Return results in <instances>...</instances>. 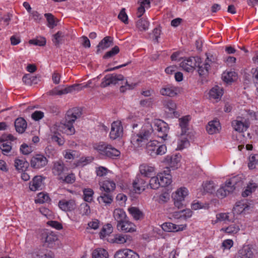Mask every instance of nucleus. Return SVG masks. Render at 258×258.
Instances as JSON below:
<instances>
[{
    "instance_id": "obj_45",
    "label": "nucleus",
    "mask_w": 258,
    "mask_h": 258,
    "mask_svg": "<svg viewBox=\"0 0 258 258\" xmlns=\"http://www.w3.org/2000/svg\"><path fill=\"white\" fill-rule=\"evenodd\" d=\"M137 27L140 31H146L148 30L150 23L146 19H140L137 22Z\"/></svg>"
},
{
    "instance_id": "obj_7",
    "label": "nucleus",
    "mask_w": 258,
    "mask_h": 258,
    "mask_svg": "<svg viewBox=\"0 0 258 258\" xmlns=\"http://www.w3.org/2000/svg\"><path fill=\"white\" fill-rule=\"evenodd\" d=\"M188 194V191L187 189L184 187L177 189L173 193L172 198L175 206L178 209L181 208L183 206V202L184 201L185 197Z\"/></svg>"
},
{
    "instance_id": "obj_57",
    "label": "nucleus",
    "mask_w": 258,
    "mask_h": 258,
    "mask_svg": "<svg viewBox=\"0 0 258 258\" xmlns=\"http://www.w3.org/2000/svg\"><path fill=\"white\" fill-rule=\"evenodd\" d=\"M1 149L4 155H7L12 150L11 143L10 142H2Z\"/></svg>"
},
{
    "instance_id": "obj_13",
    "label": "nucleus",
    "mask_w": 258,
    "mask_h": 258,
    "mask_svg": "<svg viewBox=\"0 0 258 258\" xmlns=\"http://www.w3.org/2000/svg\"><path fill=\"white\" fill-rule=\"evenodd\" d=\"M213 63L214 61L209 57H207L204 62H202L200 58V61L197 63V66L198 68V72L199 75L200 76L207 75L209 73L210 68Z\"/></svg>"
},
{
    "instance_id": "obj_23",
    "label": "nucleus",
    "mask_w": 258,
    "mask_h": 258,
    "mask_svg": "<svg viewBox=\"0 0 258 258\" xmlns=\"http://www.w3.org/2000/svg\"><path fill=\"white\" fill-rule=\"evenodd\" d=\"M250 209V206L248 205L247 202L245 200H242L237 202L235 206L233 207V211L234 213L240 214L241 213H245Z\"/></svg>"
},
{
    "instance_id": "obj_1",
    "label": "nucleus",
    "mask_w": 258,
    "mask_h": 258,
    "mask_svg": "<svg viewBox=\"0 0 258 258\" xmlns=\"http://www.w3.org/2000/svg\"><path fill=\"white\" fill-rule=\"evenodd\" d=\"M82 112L79 108H73L69 110L66 115L64 120L60 122H56L50 127L51 133H58L59 132L67 135H73L75 133L73 123L81 117Z\"/></svg>"
},
{
    "instance_id": "obj_31",
    "label": "nucleus",
    "mask_w": 258,
    "mask_h": 258,
    "mask_svg": "<svg viewBox=\"0 0 258 258\" xmlns=\"http://www.w3.org/2000/svg\"><path fill=\"white\" fill-rule=\"evenodd\" d=\"M65 168L63 161L59 160L53 163L52 172L54 175L60 176L64 171Z\"/></svg>"
},
{
    "instance_id": "obj_35",
    "label": "nucleus",
    "mask_w": 258,
    "mask_h": 258,
    "mask_svg": "<svg viewBox=\"0 0 258 258\" xmlns=\"http://www.w3.org/2000/svg\"><path fill=\"white\" fill-rule=\"evenodd\" d=\"M27 122L22 117H19L16 119L15 121V126L16 130L19 133H23L27 128Z\"/></svg>"
},
{
    "instance_id": "obj_20",
    "label": "nucleus",
    "mask_w": 258,
    "mask_h": 258,
    "mask_svg": "<svg viewBox=\"0 0 258 258\" xmlns=\"http://www.w3.org/2000/svg\"><path fill=\"white\" fill-rule=\"evenodd\" d=\"M81 85L74 84L62 89H59L58 88H55L52 90V93L54 95H61L71 93L73 91H79L81 90Z\"/></svg>"
},
{
    "instance_id": "obj_2",
    "label": "nucleus",
    "mask_w": 258,
    "mask_h": 258,
    "mask_svg": "<svg viewBox=\"0 0 258 258\" xmlns=\"http://www.w3.org/2000/svg\"><path fill=\"white\" fill-rule=\"evenodd\" d=\"M119 81L121 82V86L120 87V91L121 92H124L126 90L132 89L135 86V84H128L122 75L116 74L106 75L102 79L100 86L102 88H105L111 85H115Z\"/></svg>"
},
{
    "instance_id": "obj_34",
    "label": "nucleus",
    "mask_w": 258,
    "mask_h": 258,
    "mask_svg": "<svg viewBox=\"0 0 258 258\" xmlns=\"http://www.w3.org/2000/svg\"><path fill=\"white\" fill-rule=\"evenodd\" d=\"M42 185V178L41 176H35L30 182L29 188L32 191H36L41 189Z\"/></svg>"
},
{
    "instance_id": "obj_16",
    "label": "nucleus",
    "mask_w": 258,
    "mask_h": 258,
    "mask_svg": "<svg viewBox=\"0 0 258 258\" xmlns=\"http://www.w3.org/2000/svg\"><path fill=\"white\" fill-rule=\"evenodd\" d=\"M179 93V89L172 85L164 86L160 90V93L163 96L174 97Z\"/></svg>"
},
{
    "instance_id": "obj_22",
    "label": "nucleus",
    "mask_w": 258,
    "mask_h": 258,
    "mask_svg": "<svg viewBox=\"0 0 258 258\" xmlns=\"http://www.w3.org/2000/svg\"><path fill=\"white\" fill-rule=\"evenodd\" d=\"M241 226L240 223L235 222L227 227L222 228L220 231L228 235L234 236L239 232Z\"/></svg>"
},
{
    "instance_id": "obj_48",
    "label": "nucleus",
    "mask_w": 258,
    "mask_h": 258,
    "mask_svg": "<svg viewBox=\"0 0 258 258\" xmlns=\"http://www.w3.org/2000/svg\"><path fill=\"white\" fill-rule=\"evenodd\" d=\"M129 213L136 220L140 219L143 217L142 212L136 207H131L128 209Z\"/></svg>"
},
{
    "instance_id": "obj_29",
    "label": "nucleus",
    "mask_w": 258,
    "mask_h": 258,
    "mask_svg": "<svg viewBox=\"0 0 258 258\" xmlns=\"http://www.w3.org/2000/svg\"><path fill=\"white\" fill-rule=\"evenodd\" d=\"M113 38L110 36L105 37L98 44L97 53L101 50H104L109 47L112 45Z\"/></svg>"
},
{
    "instance_id": "obj_56",
    "label": "nucleus",
    "mask_w": 258,
    "mask_h": 258,
    "mask_svg": "<svg viewBox=\"0 0 258 258\" xmlns=\"http://www.w3.org/2000/svg\"><path fill=\"white\" fill-rule=\"evenodd\" d=\"M29 43L40 46H44L46 44V39L43 37H38L36 39L29 41Z\"/></svg>"
},
{
    "instance_id": "obj_47",
    "label": "nucleus",
    "mask_w": 258,
    "mask_h": 258,
    "mask_svg": "<svg viewBox=\"0 0 258 258\" xmlns=\"http://www.w3.org/2000/svg\"><path fill=\"white\" fill-rule=\"evenodd\" d=\"M28 165V163L25 159H16L15 160V166L18 170L23 171Z\"/></svg>"
},
{
    "instance_id": "obj_46",
    "label": "nucleus",
    "mask_w": 258,
    "mask_h": 258,
    "mask_svg": "<svg viewBox=\"0 0 258 258\" xmlns=\"http://www.w3.org/2000/svg\"><path fill=\"white\" fill-rule=\"evenodd\" d=\"M113 232V227L110 224L104 225L100 232V237L101 239L104 238L109 235Z\"/></svg>"
},
{
    "instance_id": "obj_10",
    "label": "nucleus",
    "mask_w": 258,
    "mask_h": 258,
    "mask_svg": "<svg viewBox=\"0 0 258 258\" xmlns=\"http://www.w3.org/2000/svg\"><path fill=\"white\" fill-rule=\"evenodd\" d=\"M133 185L135 192L140 193L148 187V184L145 177L139 174L137 175L133 183Z\"/></svg>"
},
{
    "instance_id": "obj_17",
    "label": "nucleus",
    "mask_w": 258,
    "mask_h": 258,
    "mask_svg": "<svg viewBox=\"0 0 258 258\" xmlns=\"http://www.w3.org/2000/svg\"><path fill=\"white\" fill-rule=\"evenodd\" d=\"M116 227L118 230L125 232H133L136 230V225L127 219L117 223Z\"/></svg>"
},
{
    "instance_id": "obj_9",
    "label": "nucleus",
    "mask_w": 258,
    "mask_h": 258,
    "mask_svg": "<svg viewBox=\"0 0 258 258\" xmlns=\"http://www.w3.org/2000/svg\"><path fill=\"white\" fill-rule=\"evenodd\" d=\"M200 61V58L199 57H190L182 61L180 66L184 71L190 72L197 67V63Z\"/></svg>"
},
{
    "instance_id": "obj_6",
    "label": "nucleus",
    "mask_w": 258,
    "mask_h": 258,
    "mask_svg": "<svg viewBox=\"0 0 258 258\" xmlns=\"http://www.w3.org/2000/svg\"><path fill=\"white\" fill-rule=\"evenodd\" d=\"M95 148L100 154L110 158H115L119 156L120 154L119 150L112 146L104 143H100Z\"/></svg>"
},
{
    "instance_id": "obj_61",
    "label": "nucleus",
    "mask_w": 258,
    "mask_h": 258,
    "mask_svg": "<svg viewBox=\"0 0 258 258\" xmlns=\"http://www.w3.org/2000/svg\"><path fill=\"white\" fill-rule=\"evenodd\" d=\"M93 160L92 157H83L78 161V166H84L91 163Z\"/></svg>"
},
{
    "instance_id": "obj_37",
    "label": "nucleus",
    "mask_w": 258,
    "mask_h": 258,
    "mask_svg": "<svg viewBox=\"0 0 258 258\" xmlns=\"http://www.w3.org/2000/svg\"><path fill=\"white\" fill-rule=\"evenodd\" d=\"M113 217L117 223H121L126 219V215L123 209L117 208L113 211Z\"/></svg>"
},
{
    "instance_id": "obj_62",
    "label": "nucleus",
    "mask_w": 258,
    "mask_h": 258,
    "mask_svg": "<svg viewBox=\"0 0 258 258\" xmlns=\"http://www.w3.org/2000/svg\"><path fill=\"white\" fill-rule=\"evenodd\" d=\"M49 198L47 194L44 193H39L38 195L37 198L35 200L36 203H43L47 202Z\"/></svg>"
},
{
    "instance_id": "obj_12",
    "label": "nucleus",
    "mask_w": 258,
    "mask_h": 258,
    "mask_svg": "<svg viewBox=\"0 0 258 258\" xmlns=\"http://www.w3.org/2000/svg\"><path fill=\"white\" fill-rule=\"evenodd\" d=\"M47 162V159L44 156L37 154L32 157L30 164L32 167L40 169L46 165Z\"/></svg>"
},
{
    "instance_id": "obj_40",
    "label": "nucleus",
    "mask_w": 258,
    "mask_h": 258,
    "mask_svg": "<svg viewBox=\"0 0 258 258\" xmlns=\"http://www.w3.org/2000/svg\"><path fill=\"white\" fill-rule=\"evenodd\" d=\"M258 187V184L253 182L252 181H250L247 185L246 188L242 192V196L243 197H246L249 196L251 193L254 192Z\"/></svg>"
},
{
    "instance_id": "obj_4",
    "label": "nucleus",
    "mask_w": 258,
    "mask_h": 258,
    "mask_svg": "<svg viewBox=\"0 0 258 258\" xmlns=\"http://www.w3.org/2000/svg\"><path fill=\"white\" fill-rule=\"evenodd\" d=\"M148 128L153 129V132H156L157 136L164 140L166 139L169 131L168 125L167 123L159 119H154L151 125L147 124Z\"/></svg>"
},
{
    "instance_id": "obj_39",
    "label": "nucleus",
    "mask_w": 258,
    "mask_h": 258,
    "mask_svg": "<svg viewBox=\"0 0 258 258\" xmlns=\"http://www.w3.org/2000/svg\"><path fill=\"white\" fill-rule=\"evenodd\" d=\"M222 80L226 83H231L237 79L236 74L233 71H227L223 73Z\"/></svg>"
},
{
    "instance_id": "obj_51",
    "label": "nucleus",
    "mask_w": 258,
    "mask_h": 258,
    "mask_svg": "<svg viewBox=\"0 0 258 258\" xmlns=\"http://www.w3.org/2000/svg\"><path fill=\"white\" fill-rule=\"evenodd\" d=\"M47 22V26L50 28H53L56 26L57 24L54 16L50 13H46L44 14Z\"/></svg>"
},
{
    "instance_id": "obj_8",
    "label": "nucleus",
    "mask_w": 258,
    "mask_h": 258,
    "mask_svg": "<svg viewBox=\"0 0 258 258\" xmlns=\"http://www.w3.org/2000/svg\"><path fill=\"white\" fill-rule=\"evenodd\" d=\"M250 122L248 119L244 117L238 116L235 120L232 122V126L233 129L239 132L243 133L246 131L249 127Z\"/></svg>"
},
{
    "instance_id": "obj_21",
    "label": "nucleus",
    "mask_w": 258,
    "mask_h": 258,
    "mask_svg": "<svg viewBox=\"0 0 258 258\" xmlns=\"http://www.w3.org/2000/svg\"><path fill=\"white\" fill-rule=\"evenodd\" d=\"M234 191V187L229 185L226 181L221 186L216 192L217 196L220 199H223Z\"/></svg>"
},
{
    "instance_id": "obj_18",
    "label": "nucleus",
    "mask_w": 258,
    "mask_h": 258,
    "mask_svg": "<svg viewBox=\"0 0 258 258\" xmlns=\"http://www.w3.org/2000/svg\"><path fill=\"white\" fill-rule=\"evenodd\" d=\"M33 258H54V254L51 251L45 250L43 248H37L32 253Z\"/></svg>"
},
{
    "instance_id": "obj_49",
    "label": "nucleus",
    "mask_w": 258,
    "mask_h": 258,
    "mask_svg": "<svg viewBox=\"0 0 258 258\" xmlns=\"http://www.w3.org/2000/svg\"><path fill=\"white\" fill-rule=\"evenodd\" d=\"M183 135L178 140L177 150H181L189 146V143L186 138Z\"/></svg>"
},
{
    "instance_id": "obj_44",
    "label": "nucleus",
    "mask_w": 258,
    "mask_h": 258,
    "mask_svg": "<svg viewBox=\"0 0 258 258\" xmlns=\"http://www.w3.org/2000/svg\"><path fill=\"white\" fill-rule=\"evenodd\" d=\"M166 111L170 113H174L176 108V104L172 100L165 101L163 103Z\"/></svg>"
},
{
    "instance_id": "obj_3",
    "label": "nucleus",
    "mask_w": 258,
    "mask_h": 258,
    "mask_svg": "<svg viewBox=\"0 0 258 258\" xmlns=\"http://www.w3.org/2000/svg\"><path fill=\"white\" fill-rule=\"evenodd\" d=\"M153 133V129L148 128L146 125L138 133L132 135L131 142L135 148H140L147 146L149 138Z\"/></svg>"
},
{
    "instance_id": "obj_42",
    "label": "nucleus",
    "mask_w": 258,
    "mask_h": 258,
    "mask_svg": "<svg viewBox=\"0 0 258 258\" xmlns=\"http://www.w3.org/2000/svg\"><path fill=\"white\" fill-rule=\"evenodd\" d=\"M190 119L189 116H184L179 119V126L181 128V135H184L187 130V126L188 121Z\"/></svg>"
},
{
    "instance_id": "obj_59",
    "label": "nucleus",
    "mask_w": 258,
    "mask_h": 258,
    "mask_svg": "<svg viewBox=\"0 0 258 258\" xmlns=\"http://www.w3.org/2000/svg\"><path fill=\"white\" fill-rule=\"evenodd\" d=\"M53 134V135H51V140L53 142L57 143L59 146H62L65 142L64 139L60 136L59 133Z\"/></svg>"
},
{
    "instance_id": "obj_38",
    "label": "nucleus",
    "mask_w": 258,
    "mask_h": 258,
    "mask_svg": "<svg viewBox=\"0 0 258 258\" xmlns=\"http://www.w3.org/2000/svg\"><path fill=\"white\" fill-rule=\"evenodd\" d=\"M227 183L230 186L234 187V190L235 189L236 186H240L243 182V178L242 175H238L233 176L226 181Z\"/></svg>"
},
{
    "instance_id": "obj_43",
    "label": "nucleus",
    "mask_w": 258,
    "mask_h": 258,
    "mask_svg": "<svg viewBox=\"0 0 258 258\" xmlns=\"http://www.w3.org/2000/svg\"><path fill=\"white\" fill-rule=\"evenodd\" d=\"M92 258H108L107 251L103 248H97L92 253Z\"/></svg>"
},
{
    "instance_id": "obj_50",
    "label": "nucleus",
    "mask_w": 258,
    "mask_h": 258,
    "mask_svg": "<svg viewBox=\"0 0 258 258\" xmlns=\"http://www.w3.org/2000/svg\"><path fill=\"white\" fill-rule=\"evenodd\" d=\"M64 35L62 31H58L53 35L52 41L55 46H58L61 43Z\"/></svg>"
},
{
    "instance_id": "obj_26",
    "label": "nucleus",
    "mask_w": 258,
    "mask_h": 258,
    "mask_svg": "<svg viewBox=\"0 0 258 258\" xmlns=\"http://www.w3.org/2000/svg\"><path fill=\"white\" fill-rule=\"evenodd\" d=\"M254 254L252 248L248 245H244L237 254V258H253Z\"/></svg>"
},
{
    "instance_id": "obj_58",
    "label": "nucleus",
    "mask_w": 258,
    "mask_h": 258,
    "mask_svg": "<svg viewBox=\"0 0 258 258\" xmlns=\"http://www.w3.org/2000/svg\"><path fill=\"white\" fill-rule=\"evenodd\" d=\"M79 210L82 215H88L90 213V206L86 203H83L80 205Z\"/></svg>"
},
{
    "instance_id": "obj_11",
    "label": "nucleus",
    "mask_w": 258,
    "mask_h": 258,
    "mask_svg": "<svg viewBox=\"0 0 258 258\" xmlns=\"http://www.w3.org/2000/svg\"><path fill=\"white\" fill-rule=\"evenodd\" d=\"M123 134V127L120 121H115L112 123L110 138L112 140H115L122 137Z\"/></svg>"
},
{
    "instance_id": "obj_53",
    "label": "nucleus",
    "mask_w": 258,
    "mask_h": 258,
    "mask_svg": "<svg viewBox=\"0 0 258 258\" xmlns=\"http://www.w3.org/2000/svg\"><path fill=\"white\" fill-rule=\"evenodd\" d=\"M204 191L208 193H213L215 191V186L213 181H206L203 184Z\"/></svg>"
},
{
    "instance_id": "obj_19",
    "label": "nucleus",
    "mask_w": 258,
    "mask_h": 258,
    "mask_svg": "<svg viewBox=\"0 0 258 258\" xmlns=\"http://www.w3.org/2000/svg\"><path fill=\"white\" fill-rule=\"evenodd\" d=\"M100 190L101 192L112 193L115 189L116 184L111 180L106 179L99 182Z\"/></svg>"
},
{
    "instance_id": "obj_14",
    "label": "nucleus",
    "mask_w": 258,
    "mask_h": 258,
    "mask_svg": "<svg viewBox=\"0 0 258 258\" xmlns=\"http://www.w3.org/2000/svg\"><path fill=\"white\" fill-rule=\"evenodd\" d=\"M45 243L50 248H56L59 244L57 236L52 232H47L44 234Z\"/></svg>"
},
{
    "instance_id": "obj_5",
    "label": "nucleus",
    "mask_w": 258,
    "mask_h": 258,
    "mask_svg": "<svg viewBox=\"0 0 258 258\" xmlns=\"http://www.w3.org/2000/svg\"><path fill=\"white\" fill-rule=\"evenodd\" d=\"M146 149L147 153L152 157L157 155H162L166 152V146L165 145L160 144L156 140L148 142Z\"/></svg>"
},
{
    "instance_id": "obj_25",
    "label": "nucleus",
    "mask_w": 258,
    "mask_h": 258,
    "mask_svg": "<svg viewBox=\"0 0 258 258\" xmlns=\"http://www.w3.org/2000/svg\"><path fill=\"white\" fill-rule=\"evenodd\" d=\"M141 175L144 177H150L155 174V167L150 164H142L139 167Z\"/></svg>"
},
{
    "instance_id": "obj_28",
    "label": "nucleus",
    "mask_w": 258,
    "mask_h": 258,
    "mask_svg": "<svg viewBox=\"0 0 258 258\" xmlns=\"http://www.w3.org/2000/svg\"><path fill=\"white\" fill-rule=\"evenodd\" d=\"M113 199L112 193L101 192L100 196L98 197L97 200L99 204L107 205L112 203Z\"/></svg>"
},
{
    "instance_id": "obj_52",
    "label": "nucleus",
    "mask_w": 258,
    "mask_h": 258,
    "mask_svg": "<svg viewBox=\"0 0 258 258\" xmlns=\"http://www.w3.org/2000/svg\"><path fill=\"white\" fill-rule=\"evenodd\" d=\"M149 185L151 188L154 189H158L161 186L158 175L157 176L152 177L150 179Z\"/></svg>"
},
{
    "instance_id": "obj_63",
    "label": "nucleus",
    "mask_w": 258,
    "mask_h": 258,
    "mask_svg": "<svg viewBox=\"0 0 258 258\" xmlns=\"http://www.w3.org/2000/svg\"><path fill=\"white\" fill-rule=\"evenodd\" d=\"M118 18L125 24L128 23V17L125 13V8H122L118 16Z\"/></svg>"
},
{
    "instance_id": "obj_15",
    "label": "nucleus",
    "mask_w": 258,
    "mask_h": 258,
    "mask_svg": "<svg viewBox=\"0 0 258 258\" xmlns=\"http://www.w3.org/2000/svg\"><path fill=\"white\" fill-rule=\"evenodd\" d=\"M58 205L59 208L65 212L74 211L77 208L76 201L74 199L69 200H61L59 201Z\"/></svg>"
},
{
    "instance_id": "obj_33",
    "label": "nucleus",
    "mask_w": 258,
    "mask_h": 258,
    "mask_svg": "<svg viewBox=\"0 0 258 258\" xmlns=\"http://www.w3.org/2000/svg\"><path fill=\"white\" fill-rule=\"evenodd\" d=\"M181 226L182 225H176L170 222H166L162 225V228L166 232H176L182 230L183 227Z\"/></svg>"
},
{
    "instance_id": "obj_32",
    "label": "nucleus",
    "mask_w": 258,
    "mask_h": 258,
    "mask_svg": "<svg viewBox=\"0 0 258 258\" xmlns=\"http://www.w3.org/2000/svg\"><path fill=\"white\" fill-rule=\"evenodd\" d=\"M220 128L221 126L220 122L217 120H214L210 121L206 127L208 133L211 135L219 132Z\"/></svg>"
},
{
    "instance_id": "obj_27",
    "label": "nucleus",
    "mask_w": 258,
    "mask_h": 258,
    "mask_svg": "<svg viewBox=\"0 0 258 258\" xmlns=\"http://www.w3.org/2000/svg\"><path fill=\"white\" fill-rule=\"evenodd\" d=\"M181 156L175 154L172 156H167L165 158V162L173 169L178 168V164L180 161Z\"/></svg>"
},
{
    "instance_id": "obj_54",
    "label": "nucleus",
    "mask_w": 258,
    "mask_h": 258,
    "mask_svg": "<svg viewBox=\"0 0 258 258\" xmlns=\"http://www.w3.org/2000/svg\"><path fill=\"white\" fill-rule=\"evenodd\" d=\"M64 157L69 160L74 159L78 156V152L74 150H66L63 152Z\"/></svg>"
},
{
    "instance_id": "obj_64",
    "label": "nucleus",
    "mask_w": 258,
    "mask_h": 258,
    "mask_svg": "<svg viewBox=\"0 0 258 258\" xmlns=\"http://www.w3.org/2000/svg\"><path fill=\"white\" fill-rule=\"evenodd\" d=\"M251 72L252 74L253 82L258 89V67L252 69Z\"/></svg>"
},
{
    "instance_id": "obj_41",
    "label": "nucleus",
    "mask_w": 258,
    "mask_h": 258,
    "mask_svg": "<svg viewBox=\"0 0 258 258\" xmlns=\"http://www.w3.org/2000/svg\"><path fill=\"white\" fill-rule=\"evenodd\" d=\"M158 175L161 186L164 187L168 186L171 183V176L170 174L160 173Z\"/></svg>"
},
{
    "instance_id": "obj_55",
    "label": "nucleus",
    "mask_w": 258,
    "mask_h": 258,
    "mask_svg": "<svg viewBox=\"0 0 258 258\" xmlns=\"http://www.w3.org/2000/svg\"><path fill=\"white\" fill-rule=\"evenodd\" d=\"M84 199L86 202H90L92 201L94 191L90 188L85 189L83 190Z\"/></svg>"
},
{
    "instance_id": "obj_60",
    "label": "nucleus",
    "mask_w": 258,
    "mask_h": 258,
    "mask_svg": "<svg viewBox=\"0 0 258 258\" xmlns=\"http://www.w3.org/2000/svg\"><path fill=\"white\" fill-rule=\"evenodd\" d=\"M119 52V48L117 46H115L110 50L107 51L103 56L104 58H108L113 56Z\"/></svg>"
},
{
    "instance_id": "obj_36",
    "label": "nucleus",
    "mask_w": 258,
    "mask_h": 258,
    "mask_svg": "<svg viewBox=\"0 0 258 258\" xmlns=\"http://www.w3.org/2000/svg\"><path fill=\"white\" fill-rule=\"evenodd\" d=\"M223 94V89L216 86L210 90L209 92V97L210 99H219L222 97Z\"/></svg>"
},
{
    "instance_id": "obj_30",
    "label": "nucleus",
    "mask_w": 258,
    "mask_h": 258,
    "mask_svg": "<svg viewBox=\"0 0 258 258\" xmlns=\"http://www.w3.org/2000/svg\"><path fill=\"white\" fill-rule=\"evenodd\" d=\"M215 223L219 222H234L232 214L231 213H220L216 214Z\"/></svg>"
},
{
    "instance_id": "obj_24",
    "label": "nucleus",
    "mask_w": 258,
    "mask_h": 258,
    "mask_svg": "<svg viewBox=\"0 0 258 258\" xmlns=\"http://www.w3.org/2000/svg\"><path fill=\"white\" fill-rule=\"evenodd\" d=\"M131 237L127 235L122 234H116L108 239V241L111 243L123 244L127 241H131Z\"/></svg>"
}]
</instances>
